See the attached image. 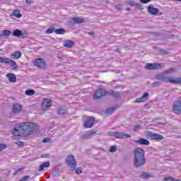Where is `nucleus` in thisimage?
<instances>
[{"mask_svg": "<svg viewBox=\"0 0 181 181\" xmlns=\"http://www.w3.org/2000/svg\"><path fill=\"white\" fill-rule=\"evenodd\" d=\"M39 129V124L34 122H23L16 124L12 131L13 136H21L23 134L32 135Z\"/></svg>", "mask_w": 181, "mask_h": 181, "instance_id": "f257e3e1", "label": "nucleus"}, {"mask_svg": "<svg viewBox=\"0 0 181 181\" xmlns=\"http://www.w3.org/2000/svg\"><path fill=\"white\" fill-rule=\"evenodd\" d=\"M134 166L135 168H141L146 163V158H145V151L139 147L136 148L134 151Z\"/></svg>", "mask_w": 181, "mask_h": 181, "instance_id": "f03ea898", "label": "nucleus"}, {"mask_svg": "<svg viewBox=\"0 0 181 181\" xmlns=\"http://www.w3.org/2000/svg\"><path fill=\"white\" fill-rule=\"evenodd\" d=\"M66 163L71 170H75L76 175L83 173V168H81V167L77 168V161L76 160L74 156L69 154L66 159Z\"/></svg>", "mask_w": 181, "mask_h": 181, "instance_id": "7ed1b4c3", "label": "nucleus"}, {"mask_svg": "<svg viewBox=\"0 0 181 181\" xmlns=\"http://www.w3.org/2000/svg\"><path fill=\"white\" fill-rule=\"evenodd\" d=\"M157 80H161L164 83H170V84H181V77L173 78L172 76H165L163 75L158 74L156 76Z\"/></svg>", "mask_w": 181, "mask_h": 181, "instance_id": "20e7f679", "label": "nucleus"}, {"mask_svg": "<svg viewBox=\"0 0 181 181\" xmlns=\"http://www.w3.org/2000/svg\"><path fill=\"white\" fill-rule=\"evenodd\" d=\"M108 135L110 136H114L117 139H128L131 138V135L122 132H109Z\"/></svg>", "mask_w": 181, "mask_h": 181, "instance_id": "39448f33", "label": "nucleus"}, {"mask_svg": "<svg viewBox=\"0 0 181 181\" xmlns=\"http://www.w3.org/2000/svg\"><path fill=\"white\" fill-rule=\"evenodd\" d=\"M0 63H2L4 64H8L12 67H14V69H18V64H16V62L9 58H4L2 57H0Z\"/></svg>", "mask_w": 181, "mask_h": 181, "instance_id": "423d86ee", "label": "nucleus"}, {"mask_svg": "<svg viewBox=\"0 0 181 181\" xmlns=\"http://www.w3.org/2000/svg\"><path fill=\"white\" fill-rule=\"evenodd\" d=\"M33 66L38 69H46V62L43 58H37L33 62Z\"/></svg>", "mask_w": 181, "mask_h": 181, "instance_id": "0eeeda50", "label": "nucleus"}, {"mask_svg": "<svg viewBox=\"0 0 181 181\" xmlns=\"http://www.w3.org/2000/svg\"><path fill=\"white\" fill-rule=\"evenodd\" d=\"M105 95H107V90L103 88H100V89H98L95 91L93 98H94V100H98V98H101L102 97H105Z\"/></svg>", "mask_w": 181, "mask_h": 181, "instance_id": "6e6552de", "label": "nucleus"}, {"mask_svg": "<svg viewBox=\"0 0 181 181\" xmlns=\"http://www.w3.org/2000/svg\"><path fill=\"white\" fill-rule=\"evenodd\" d=\"M52 101L49 99L47 98H45L41 104V108L42 110H43V111H46L47 110H49V108H50V107H52Z\"/></svg>", "mask_w": 181, "mask_h": 181, "instance_id": "1a4fd4ad", "label": "nucleus"}, {"mask_svg": "<svg viewBox=\"0 0 181 181\" xmlns=\"http://www.w3.org/2000/svg\"><path fill=\"white\" fill-rule=\"evenodd\" d=\"M13 35L16 37H22V39H25V37H28V31H22L19 29H16L13 32Z\"/></svg>", "mask_w": 181, "mask_h": 181, "instance_id": "9d476101", "label": "nucleus"}, {"mask_svg": "<svg viewBox=\"0 0 181 181\" xmlns=\"http://www.w3.org/2000/svg\"><path fill=\"white\" fill-rule=\"evenodd\" d=\"M162 68V64H151L148 63L145 66L146 70H158Z\"/></svg>", "mask_w": 181, "mask_h": 181, "instance_id": "9b49d317", "label": "nucleus"}, {"mask_svg": "<svg viewBox=\"0 0 181 181\" xmlns=\"http://www.w3.org/2000/svg\"><path fill=\"white\" fill-rule=\"evenodd\" d=\"M148 13H151V15L156 16L158 13H159V9L153 7V5L151 4L148 7Z\"/></svg>", "mask_w": 181, "mask_h": 181, "instance_id": "f8f14e48", "label": "nucleus"}, {"mask_svg": "<svg viewBox=\"0 0 181 181\" xmlns=\"http://www.w3.org/2000/svg\"><path fill=\"white\" fill-rule=\"evenodd\" d=\"M134 142H135V144H137V145H149V144H151V142L148 141V139H144V138H141L138 140H134Z\"/></svg>", "mask_w": 181, "mask_h": 181, "instance_id": "ddd939ff", "label": "nucleus"}, {"mask_svg": "<svg viewBox=\"0 0 181 181\" xmlns=\"http://www.w3.org/2000/svg\"><path fill=\"white\" fill-rule=\"evenodd\" d=\"M21 57H22V52H21V51H16L10 54V59L13 60H18Z\"/></svg>", "mask_w": 181, "mask_h": 181, "instance_id": "4468645a", "label": "nucleus"}, {"mask_svg": "<svg viewBox=\"0 0 181 181\" xmlns=\"http://www.w3.org/2000/svg\"><path fill=\"white\" fill-rule=\"evenodd\" d=\"M22 111V105L19 103H14L13 105V112L14 114H19Z\"/></svg>", "mask_w": 181, "mask_h": 181, "instance_id": "2eb2a0df", "label": "nucleus"}, {"mask_svg": "<svg viewBox=\"0 0 181 181\" xmlns=\"http://www.w3.org/2000/svg\"><path fill=\"white\" fill-rule=\"evenodd\" d=\"M149 97V93L146 92L143 94L141 98H139L134 100V103H145L146 101V98Z\"/></svg>", "mask_w": 181, "mask_h": 181, "instance_id": "dca6fc26", "label": "nucleus"}, {"mask_svg": "<svg viewBox=\"0 0 181 181\" xmlns=\"http://www.w3.org/2000/svg\"><path fill=\"white\" fill-rule=\"evenodd\" d=\"M151 139L153 140H156V141H162V139H163V136L160 134H153L151 133L150 135Z\"/></svg>", "mask_w": 181, "mask_h": 181, "instance_id": "f3484780", "label": "nucleus"}, {"mask_svg": "<svg viewBox=\"0 0 181 181\" xmlns=\"http://www.w3.org/2000/svg\"><path fill=\"white\" fill-rule=\"evenodd\" d=\"M6 77L11 83H16V76L14 74L8 73L6 74Z\"/></svg>", "mask_w": 181, "mask_h": 181, "instance_id": "a211bd4d", "label": "nucleus"}, {"mask_svg": "<svg viewBox=\"0 0 181 181\" xmlns=\"http://www.w3.org/2000/svg\"><path fill=\"white\" fill-rule=\"evenodd\" d=\"M64 47H68L69 49L73 47L74 46V42L67 40L64 42Z\"/></svg>", "mask_w": 181, "mask_h": 181, "instance_id": "6ab92c4d", "label": "nucleus"}, {"mask_svg": "<svg viewBox=\"0 0 181 181\" xmlns=\"http://www.w3.org/2000/svg\"><path fill=\"white\" fill-rule=\"evenodd\" d=\"M49 166H50V162L46 161L42 164L40 165L38 171L42 172V170H45V168H49Z\"/></svg>", "mask_w": 181, "mask_h": 181, "instance_id": "aec40b11", "label": "nucleus"}, {"mask_svg": "<svg viewBox=\"0 0 181 181\" xmlns=\"http://www.w3.org/2000/svg\"><path fill=\"white\" fill-rule=\"evenodd\" d=\"M11 16H16V18H22V14L21 13L19 9H16L11 14Z\"/></svg>", "mask_w": 181, "mask_h": 181, "instance_id": "412c9836", "label": "nucleus"}, {"mask_svg": "<svg viewBox=\"0 0 181 181\" xmlns=\"http://www.w3.org/2000/svg\"><path fill=\"white\" fill-rule=\"evenodd\" d=\"M84 128H91V117H88L84 122Z\"/></svg>", "mask_w": 181, "mask_h": 181, "instance_id": "4be33fe9", "label": "nucleus"}, {"mask_svg": "<svg viewBox=\"0 0 181 181\" xmlns=\"http://www.w3.org/2000/svg\"><path fill=\"white\" fill-rule=\"evenodd\" d=\"M73 22L76 24L83 23L84 22V18L80 17H76L72 18Z\"/></svg>", "mask_w": 181, "mask_h": 181, "instance_id": "5701e85b", "label": "nucleus"}, {"mask_svg": "<svg viewBox=\"0 0 181 181\" xmlns=\"http://www.w3.org/2000/svg\"><path fill=\"white\" fill-rule=\"evenodd\" d=\"M67 113V109L65 108H59L58 110V114L59 115H66Z\"/></svg>", "mask_w": 181, "mask_h": 181, "instance_id": "b1692460", "label": "nucleus"}, {"mask_svg": "<svg viewBox=\"0 0 181 181\" xmlns=\"http://www.w3.org/2000/svg\"><path fill=\"white\" fill-rule=\"evenodd\" d=\"M55 33L57 35H64V33H66V30L63 28L57 29L55 30Z\"/></svg>", "mask_w": 181, "mask_h": 181, "instance_id": "393cba45", "label": "nucleus"}, {"mask_svg": "<svg viewBox=\"0 0 181 181\" xmlns=\"http://www.w3.org/2000/svg\"><path fill=\"white\" fill-rule=\"evenodd\" d=\"M164 181H181L180 179H175L172 177H165L163 179Z\"/></svg>", "mask_w": 181, "mask_h": 181, "instance_id": "a878e982", "label": "nucleus"}, {"mask_svg": "<svg viewBox=\"0 0 181 181\" xmlns=\"http://www.w3.org/2000/svg\"><path fill=\"white\" fill-rule=\"evenodd\" d=\"M177 70L175 68H170L168 70H165L164 73L170 74V73H176Z\"/></svg>", "mask_w": 181, "mask_h": 181, "instance_id": "bb28decb", "label": "nucleus"}, {"mask_svg": "<svg viewBox=\"0 0 181 181\" xmlns=\"http://www.w3.org/2000/svg\"><path fill=\"white\" fill-rule=\"evenodd\" d=\"M26 95H35V90L30 89V90H27L25 91Z\"/></svg>", "mask_w": 181, "mask_h": 181, "instance_id": "cd10ccee", "label": "nucleus"}, {"mask_svg": "<svg viewBox=\"0 0 181 181\" xmlns=\"http://www.w3.org/2000/svg\"><path fill=\"white\" fill-rule=\"evenodd\" d=\"M141 176L144 179H148V177H152V175L148 174L146 173H144L141 174Z\"/></svg>", "mask_w": 181, "mask_h": 181, "instance_id": "c85d7f7f", "label": "nucleus"}, {"mask_svg": "<svg viewBox=\"0 0 181 181\" xmlns=\"http://www.w3.org/2000/svg\"><path fill=\"white\" fill-rule=\"evenodd\" d=\"M55 30H54V28H50L45 31V33H47V35H50L51 33H53V32H55Z\"/></svg>", "mask_w": 181, "mask_h": 181, "instance_id": "c756f323", "label": "nucleus"}, {"mask_svg": "<svg viewBox=\"0 0 181 181\" xmlns=\"http://www.w3.org/2000/svg\"><path fill=\"white\" fill-rule=\"evenodd\" d=\"M3 35L6 36L7 37L11 35V30H4L2 31Z\"/></svg>", "mask_w": 181, "mask_h": 181, "instance_id": "7c9ffc66", "label": "nucleus"}, {"mask_svg": "<svg viewBox=\"0 0 181 181\" xmlns=\"http://www.w3.org/2000/svg\"><path fill=\"white\" fill-rule=\"evenodd\" d=\"M117 146H112L110 148V152H112V153L117 152Z\"/></svg>", "mask_w": 181, "mask_h": 181, "instance_id": "2f4dec72", "label": "nucleus"}, {"mask_svg": "<svg viewBox=\"0 0 181 181\" xmlns=\"http://www.w3.org/2000/svg\"><path fill=\"white\" fill-rule=\"evenodd\" d=\"M114 111H115V108H112V107L106 110L107 114H112Z\"/></svg>", "mask_w": 181, "mask_h": 181, "instance_id": "473e14b6", "label": "nucleus"}, {"mask_svg": "<svg viewBox=\"0 0 181 181\" xmlns=\"http://www.w3.org/2000/svg\"><path fill=\"white\" fill-rule=\"evenodd\" d=\"M6 144H0V152L1 151H4V149H6Z\"/></svg>", "mask_w": 181, "mask_h": 181, "instance_id": "72a5a7b5", "label": "nucleus"}, {"mask_svg": "<svg viewBox=\"0 0 181 181\" xmlns=\"http://www.w3.org/2000/svg\"><path fill=\"white\" fill-rule=\"evenodd\" d=\"M94 124H98V121L95 120V118L91 117V127H93Z\"/></svg>", "mask_w": 181, "mask_h": 181, "instance_id": "f704fd0d", "label": "nucleus"}, {"mask_svg": "<svg viewBox=\"0 0 181 181\" xmlns=\"http://www.w3.org/2000/svg\"><path fill=\"white\" fill-rule=\"evenodd\" d=\"M42 142L44 144H46V142H52V140L50 139V138H44L42 139Z\"/></svg>", "mask_w": 181, "mask_h": 181, "instance_id": "c9c22d12", "label": "nucleus"}, {"mask_svg": "<svg viewBox=\"0 0 181 181\" xmlns=\"http://www.w3.org/2000/svg\"><path fill=\"white\" fill-rule=\"evenodd\" d=\"M115 8L118 11H121V9H122V4H116L115 5Z\"/></svg>", "mask_w": 181, "mask_h": 181, "instance_id": "e433bc0d", "label": "nucleus"}, {"mask_svg": "<svg viewBox=\"0 0 181 181\" xmlns=\"http://www.w3.org/2000/svg\"><path fill=\"white\" fill-rule=\"evenodd\" d=\"M16 145H18V146H23L25 145V143L23 141H17L16 142Z\"/></svg>", "mask_w": 181, "mask_h": 181, "instance_id": "4c0bfd02", "label": "nucleus"}, {"mask_svg": "<svg viewBox=\"0 0 181 181\" xmlns=\"http://www.w3.org/2000/svg\"><path fill=\"white\" fill-rule=\"evenodd\" d=\"M29 178H30L29 176H24V177H23L20 180V181H26V180H29Z\"/></svg>", "mask_w": 181, "mask_h": 181, "instance_id": "58836bf2", "label": "nucleus"}, {"mask_svg": "<svg viewBox=\"0 0 181 181\" xmlns=\"http://www.w3.org/2000/svg\"><path fill=\"white\" fill-rule=\"evenodd\" d=\"M158 86H160V82L156 81L153 83V87H158Z\"/></svg>", "mask_w": 181, "mask_h": 181, "instance_id": "ea45409f", "label": "nucleus"}, {"mask_svg": "<svg viewBox=\"0 0 181 181\" xmlns=\"http://www.w3.org/2000/svg\"><path fill=\"white\" fill-rule=\"evenodd\" d=\"M139 129H141V126L139 125L134 126V131L136 132V131H139Z\"/></svg>", "mask_w": 181, "mask_h": 181, "instance_id": "a19ab883", "label": "nucleus"}, {"mask_svg": "<svg viewBox=\"0 0 181 181\" xmlns=\"http://www.w3.org/2000/svg\"><path fill=\"white\" fill-rule=\"evenodd\" d=\"M151 1L152 0H140V2H141V4H148L151 2Z\"/></svg>", "mask_w": 181, "mask_h": 181, "instance_id": "79ce46f5", "label": "nucleus"}, {"mask_svg": "<svg viewBox=\"0 0 181 181\" xmlns=\"http://www.w3.org/2000/svg\"><path fill=\"white\" fill-rule=\"evenodd\" d=\"M91 135H92V136H93V135H101V133H98V132H95V131H92Z\"/></svg>", "mask_w": 181, "mask_h": 181, "instance_id": "37998d69", "label": "nucleus"}, {"mask_svg": "<svg viewBox=\"0 0 181 181\" xmlns=\"http://www.w3.org/2000/svg\"><path fill=\"white\" fill-rule=\"evenodd\" d=\"M25 2L28 5H30V4H33V0H25Z\"/></svg>", "mask_w": 181, "mask_h": 181, "instance_id": "c03bdc74", "label": "nucleus"}, {"mask_svg": "<svg viewBox=\"0 0 181 181\" xmlns=\"http://www.w3.org/2000/svg\"><path fill=\"white\" fill-rule=\"evenodd\" d=\"M129 5H131V6H134V5H135V4H134V2H131V3H129Z\"/></svg>", "mask_w": 181, "mask_h": 181, "instance_id": "a18cd8bd", "label": "nucleus"}, {"mask_svg": "<svg viewBox=\"0 0 181 181\" xmlns=\"http://www.w3.org/2000/svg\"><path fill=\"white\" fill-rule=\"evenodd\" d=\"M127 11H131V8H127Z\"/></svg>", "mask_w": 181, "mask_h": 181, "instance_id": "49530a36", "label": "nucleus"}, {"mask_svg": "<svg viewBox=\"0 0 181 181\" xmlns=\"http://www.w3.org/2000/svg\"><path fill=\"white\" fill-rule=\"evenodd\" d=\"M0 52H4V49H0Z\"/></svg>", "mask_w": 181, "mask_h": 181, "instance_id": "de8ad7c7", "label": "nucleus"}, {"mask_svg": "<svg viewBox=\"0 0 181 181\" xmlns=\"http://www.w3.org/2000/svg\"><path fill=\"white\" fill-rule=\"evenodd\" d=\"M0 37H2V34H1V33H0Z\"/></svg>", "mask_w": 181, "mask_h": 181, "instance_id": "09e8293b", "label": "nucleus"}, {"mask_svg": "<svg viewBox=\"0 0 181 181\" xmlns=\"http://www.w3.org/2000/svg\"><path fill=\"white\" fill-rule=\"evenodd\" d=\"M176 1H177L178 2H181V0H176Z\"/></svg>", "mask_w": 181, "mask_h": 181, "instance_id": "8fccbe9b", "label": "nucleus"}, {"mask_svg": "<svg viewBox=\"0 0 181 181\" xmlns=\"http://www.w3.org/2000/svg\"><path fill=\"white\" fill-rule=\"evenodd\" d=\"M21 171V170H18V172H20Z\"/></svg>", "mask_w": 181, "mask_h": 181, "instance_id": "3c124183", "label": "nucleus"}, {"mask_svg": "<svg viewBox=\"0 0 181 181\" xmlns=\"http://www.w3.org/2000/svg\"><path fill=\"white\" fill-rule=\"evenodd\" d=\"M91 35H94V33H91Z\"/></svg>", "mask_w": 181, "mask_h": 181, "instance_id": "603ef678", "label": "nucleus"}]
</instances>
